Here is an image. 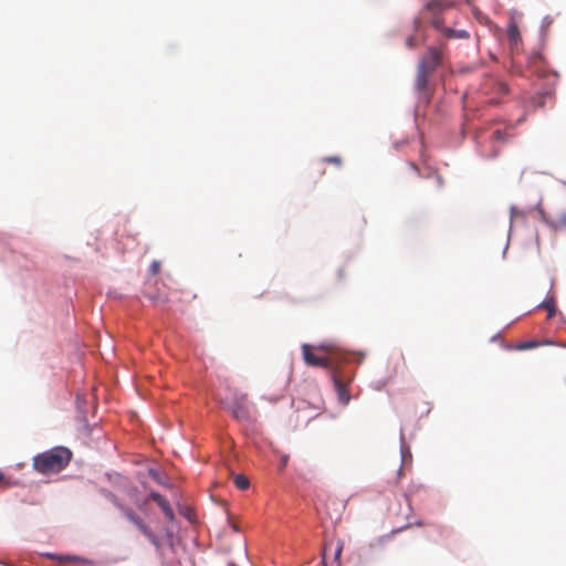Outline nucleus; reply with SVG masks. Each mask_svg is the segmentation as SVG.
<instances>
[{
  "label": "nucleus",
  "mask_w": 566,
  "mask_h": 566,
  "mask_svg": "<svg viewBox=\"0 0 566 566\" xmlns=\"http://www.w3.org/2000/svg\"><path fill=\"white\" fill-rule=\"evenodd\" d=\"M116 507L120 511V513L133 523L138 531L145 535V537L155 546L157 551L161 548V541L157 534H155L151 528L146 524V522L132 509L126 507L119 502H115Z\"/></svg>",
  "instance_id": "20e7f679"
},
{
  "label": "nucleus",
  "mask_w": 566,
  "mask_h": 566,
  "mask_svg": "<svg viewBox=\"0 0 566 566\" xmlns=\"http://www.w3.org/2000/svg\"><path fill=\"white\" fill-rule=\"evenodd\" d=\"M492 138L497 142H505L507 139V134L505 130L496 129L492 133Z\"/></svg>",
  "instance_id": "2eb2a0df"
},
{
  "label": "nucleus",
  "mask_w": 566,
  "mask_h": 566,
  "mask_svg": "<svg viewBox=\"0 0 566 566\" xmlns=\"http://www.w3.org/2000/svg\"><path fill=\"white\" fill-rule=\"evenodd\" d=\"M432 27L440 31L447 39H469L470 34L465 30H455L444 25V20L440 17L432 19Z\"/></svg>",
  "instance_id": "0eeeda50"
},
{
  "label": "nucleus",
  "mask_w": 566,
  "mask_h": 566,
  "mask_svg": "<svg viewBox=\"0 0 566 566\" xmlns=\"http://www.w3.org/2000/svg\"><path fill=\"white\" fill-rule=\"evenodd\" d=\"M557 229H566V212H563L558 216L554 223Z\"/></svg>",
  "instance_id": "dca6fc26"
},
{
  "label": "nucleus",
  "mask_w": 566,
  "mask_h": 566,
  "mask_svg": "<svg viewBox=\"0 0 566 566\" xmlns=\"http://www.w3.org/2000/svg\"><path fill=\"white\" fill-rule=\"evenodd\" d=\"M72 460V452L65 447H54L33 458V469L44 475L64 470Z\"/></svg>",
  "instance_id": "f03ea898"
},
{
  "label": "nucleus",
  "mask_w": 566,
  "mask_h": 566,
  "mask_svg": "<svg viewBox=\"0 0 566 566\" xmlns=\"http://www.w3.org/2000/svg\"><path fill=\"white\" fill-rule=\"evenodd\" d=\"M507 38L512 45H516L521 41L520 30L516 24H511L509 27Z\"/></svg>",
  "instance_id": "9b49d317"
},
{
  "label": "nucleus",
  "mask_w": 566,
  "mask_h": 566,
  "mask_svg": "<svg viewBox=\"0 0 566 566\" xmlns=\"http://www.w3.org/2000/svg\"><path fill=\"white\" fill-rule=\"evenodd\" d=\"M230 411L233 418H235L237 420L250 422L252 418L250 408L248 406V395L235 390L233 392V399L230 407Z\"/></svg>",
  "instance_id": "423d86ee"
},
{
  "label": "nucleus",
  "mask_w": 566,
  "mask_h": 566,
  "mask_svg": "<svg viewBox=\"0 0 566 566\" xmlns=\"http://www.w3.org/2000/svg\"><path fill=\"white\" fill-rule=\"evenodd\" d=\"M436 178H437L438 184L441 186L443 184L442 177L440 175L436 174Z\"/></svg>",
  "instance_id": "5701e85b"
},
{
  "label": "nucleus",
  "mask_w": 566,
  "mask_h": 566,
  "mask_svg": "<svg viewBox=\"0 0 566 566\" xmlns=\"http://www.w3.org/2000/svg\"><path fill=\"white\" fill-rule=\"evenodd\" d=\"M441 60L442 52L436 48H429L419 60L415 78V90L417 91L419 98L424 102H429L430 99L428 90L429 78L441 64Z\"/></svg>",
  "instance_id": "f257e3e1"
},
{
  "label": "nucleus",
  "mask_w": 566,
  "mask_h": 566,
  "mask_svg": "<svg viewBox=\"0 0 566 566\" xmlns=\"http://www.w3.org/2000/svg\"><path fill=\"white\" fill-rule=\"evenodd\" d=\"M323 161L326 164H333L337 167L342 166V163H343V160L339 156H328V157H325L323 159Z\"/></svg>",
  "instance_id": "f3484780"
},
{
  "label": "nucleus",
  "mask_w": 566,
  "mask_h": 566,
  "mask_svg": "<svg viewBox=\"0 0 566 566\" xmlns=\"http://www.w3.org/2000/svg\"><path fill=\"white\" fill-rule=\"evenodd\" d=\"M554 344H555L554 342L548 340V339H545V340H542V342H538V340H526V342L518 343L515 346V348L517 350H526V349L536 348V347L543 346V345H554Z\"/></svg>",
  "instance_id": "1a4fd4ad"
},
{
  "label": "nucleus",
  "mask_w": 566,
  "mask_h": 566,
  "mask_svg": "<svg viewBox=\"0 0 566 566\" xmlns=\"http://www.w3.org/2000/svg\"><path fill=\"white\" fill-rule=\"evenodd\" d=\"M49 557L59 558L60 560H65V562L80 559L78 557H75V556H59V557H56L55 555H49Z\"/></svg>",
  "instance_id": "6ab92c4d"
},
{
  "label": "nucleus",
  "mask_w": 566,
  "mask_h": 566,
  "mask_svg": "<svg viewBox=\"0 0 566 566\" xmlns=\"http://www.w3.org/2000/svg\"><path fill=\"white\" fill-rule=\"evenodd\" d=\"M328 545H329V544H326V545H325V553H324V556H323V562H324V565H325V566H327V564H326V562H325V554H326V551H327V548H328Z\"/></svg>",
  "instance_id": "b1692460"
},
{
  "label": "nucleus",
  "mask_w": 566,
  "mask_h": 566,
  "mask_svg": "<svg viewBox=\"0 0 566 566\" xmlns=\"http://www.w3.org/2000/svg\"><path fill=\"white\" fill-rule=\"evenodd\" d=\"M410 167H411L415 171H417V172H418L419 177H422V178H429V177H430V175H431L430 172H428V174H421V172H420V170H419V168H418V166H417L416 164H413V163H410Z\"/></svg>",
  "instance_id": "aec40b11"
},
{
  "label": "nucleus",
  "mask_w": 566,
  "mask_h": 566,
  "mask_svg": "<svg viewBox=\"0 0 566 566\" xmlns=\"http://www.w3.org/2000/svg\"><path fill=\"white\" fill-rule=\"evenodd\" d=\"M406 44L409 46V48H415L416 46V41H415V38L413 36H409L406 41Z\"/></svg>",
  "instance_id": "4be33fe9"
},
{
  "label": "nucleus",
  "mask_w": 566,
  "mask_h": 566,
  "mask_svg": "<svg viewBox=\"0 0 566 566\" xmlns=\"http://www.w3.org/2000/svg\"><path fill=\"white\" fill-rule=\"evenodd\" d=\"M150 499L154 500L158 504V506L163 510V512L168 521L172 522L175 520V513L166 497H164L158 492H151Z\"/></svg>",
  "instance_id": "6e6552de"
},
{
  "label": "nucleus",
  "mask_w": 566,
  "mask_h": 566,
  "mask_svg": "<svg viewBox=\"0 0 566 566\" xmlns=\"http://www.w3.org/2000/svg\"><path fill=\"white\" fill-rule=\"evenodd\" d=\"M150 272L153 274H157L159 271H160V262L159 261H153V263L150 264Z\"/></svg>",
  "instance_id": "a211bd4d"
},
{
  "label": "nucleus",
  "mask_w": 566,
  "mask_h": 566,
  "mask_svg": "<svg viewBox=\"0 0 566 566\" xmlns=\"http://www.w3.org/2000/svg\"><path fill=\"white\" fill-rule=\"evenodd\" d=\"M448 3H444L442 0H432L427 3V9L430 11H438L442 10L443 8L448 7Z\"/></svg>",
  "instance_id": "ddd939ff"
},
{
  "label": "nucleus",
  "mask_w": 566,
  "mask_h": 566,
  "mask_svg": "<svg viewBox=\"0 0 566 566\" xmlns=\"http://www.w3.org/2000/svg\"><path fill=\"white\" fill-rule=\"evenodd\" d=\"M287 461H289V455H286V454H285V455H282V458H281V464H280V470H281V471L286 467Z\"/></svg>",
  "instance_id": "412c9836"
},
{
  "label": "nucleus",
  "mask_w": 566,
  "mask_h": 566,
  "mask_svg": "<svg viewBox=\"0 0 566 566\" xmlns=\"http://www.w3.org/2000/svg\"><path fill=\"white\" fill-rule=\"evenodd\" d=\"M353 379L354 374L352 371L342 370L338 368H335L332 371V380L334 382L338 400L344 406L348 405L350 401V395L347 387L353 381Z\"/></svg>",
  "instance_id": "39448f33"
},
{
  "label": "nucleus",
  "mask_w": 566,
  "mask_h": 566,
  "mask_svg": "<svg viewBox=\"0 0 566 566\" xmlns=\"http://www.w3.org/2000/svg\"><path fill=\"white\" fill-rule=\"evenodd\" d=\"M233 482L239 490H247L250 486V480L243 474H237Z\"/></svg>",
  "instance_id": "f8f14e48"
},
{
  "label": "nucleus",
  "mask_w": 566,
  "mask_h": 566,
  "mask_svg": "<svg viewBox=\"0 0 566 566\" xmlns=\"http://www.w3.org/2000/svg\"><path fill=\"white\" fill-rule=\"evenodd\" d=\"M4 482V474L0 471V484Z\"/></svg>",
  "instance_id": "393cba45"
},
{
  "label": "nucleus",
  "mask_w": 566,
  "mask_h": 566,
  "mask_svg": "<svg viewBox=\"0 0 566 566\" xmlns=\"http://www.w3.org/2000/svg\"><path fill=\"white\" fill-rule=\"evenodd\" d=\"M541 308H544L547 311V317L552 318L556 313V301L554 296L547 297L544 302L539 304Z\"/></svg>",
  "instance_id": "9d476101"
},
{
  "label": "nucleus",
  "mask_w": 566,
  "mask_h": 566,
  "mask_svg": "<svg viewBox=\"0 0 566 566\" xmlns=\"http://www.w3.org/2000/svg\"><path fill=\"white\" fill-rule=\"evenodd\" d=\"M344 549V543L342 541H337L335 545L334 560L337 566L340 565V556Z\"/></svg>",
  "instance_id": "4468645a"
},
{
  "label": "nucleus",
  "mask_w": 566,
  "mask_h": 566,
  "mask_svg": "<svg viewBox=\"0 0 566 566\" xmlns=\"http://www.w3.org/2000/svg\"><path fill=\"white\" fill-rule=\"evenodd\" d=\"M312 346L304 344L302 346L303 357L307 365L315 367H324L328 368L333 371V369L337 368L336 365V353L331 346L322 345L317 349L325 352L326 356L315 355L312 350Z\"/></svg>",
  "instance_id": "7ed1b4c3"
}]
</instances>
